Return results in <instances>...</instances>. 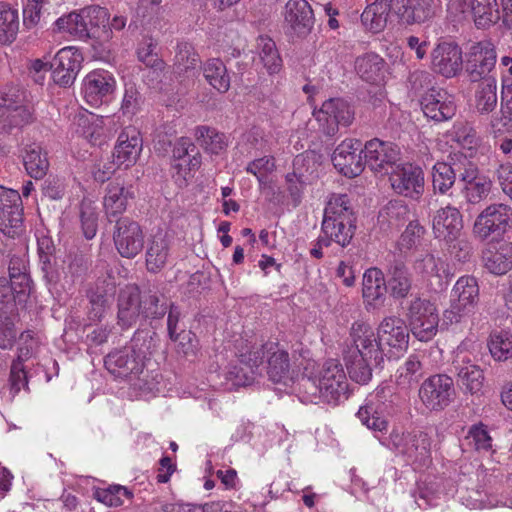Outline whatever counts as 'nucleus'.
<instances>
[{
	"label": "nucleus",
	"mask_w": 512,
	"mask_h": 512,
	"mask_svg": "<svg viewBox=\"0 0 512 512\" xmlns=\"http://www.w3.org/2000/svg\"><path fill=\"white\" fill-rule=\"evenodd\" d=\"M142 150V139L137 130L127 127L118 136L112 158H115L120 166L129 168L133 166Z\"/></svg>",
	"instance_id": "obj_30"
},
{
	"label": "nucleus",
	"mask_w": 512,
	"mask_h": 512,
	"mask_svg": "<svg viewBox=\"0 0 512 512\" xmlns=\"http://www.w3.org/2000/svg\"><path fill=\"white\" fill-rule=\"evenodd\" d=\"M322 156L315 151H306L293 160V171L285 176L286 181L296 178L298 183L311 184L318 178Z\"/></svg>",
	"instance_id": "obj_31"
},
{
	"label": "nucleus",
	"mask_w": 512,
	"mask_h": 512,
	"mask_svg": "<svg viewBox=\"0 0 512 512\" xmlns=\"http://www.w3.org/2000/svg\"><path fill=\"white\" fill-rule=\"evenodd\" d=\"M111 120L110 117L84 116L79 119V126L83 128L84 137L94 143L103 136L105 122Z\"/></svg>",
	"instance_id": "obj_56"
},
{
	"label": "nucleus",
	"mask_w": 512,
	"mask_h": 512,
	"mask_svg": "<svg viewBox=\"0 0 512 512\" xmlns=\"http://www.w3.org/2000/svg\"><path fill=\"white\" fill-rule=\"evenodd\" d=\"M484 268L491 274L500 276L512 269V242L501 240L491 242L482 251Z\"/></svg>",
	"instance_id": "obj_29"
},
{
	"label": "nucleus",
	"mask_w": 512,
	"mask_h": 512,
	"mask_svg": "<svg viewBox=\"0 0 512 512\" xmlns=\"http://www.w3.org/2000/svg\"><path fill=\"white\" fill-rule=\"evenodd\" d=\"M40 346V338L33 330H25L19 336V346L15 359L26 362L38 351Z\"/></svg>",
	"instance_id": "obj_54"
},
{
	"label": "nucleus",
	"mask_w": 512,
	"mask_h": 512,
	"mask_svg": "<svg viewBox=\"0 0 512 512\" xmlns=\"http://www.w3.org/2000/svg\"><path fill=\"white\" fill-rule=\"evenodd\" d=\"M352 345L344 354L350 378L359 384H367L374 367L384 362L382 352L377 349L374 330L365 322H354L350 329Z\"/></svg>",
	"instance_id": "obj_1"
},
{
	"label": "nucleus",
	"mask_w": 512,
	"mask_h": 512,
	"mask_svg": "<svg viewBox=\"0 0 512 512\" xmlns=\"http://www.w3.org/2000/svg\"><path fill=\"white\" fill-rule=\"evenodd\" d=\"M471 9L478 28L490 27L500 18L497 0H472Z\"/></svg>",
	"instance_id": "obj_44"
},
{
	"label": "nucleus",
	"mask_w": 512,
	"mask_h": 512,
	"mask_svg": "<svg viewBox=\"0 0 512 512\" xmlns=\"http://www.w3.org/2000/svg\"><path fill=\"white\" fill-rule=\"evenodd\" d=\"M301 386L310 396L319 398L328 404L337 405L348 398V381L338 360H327L322 368L318 384L311 378H302Z\"/></svg>",
	"instance_id": "obj_3"
},
{
	"label": "nucleus",
	"mask_w": 512,
	"mask_h": 512,
	"mask_svg": "<svg viewBox=\"0 0 512 512\" xmlns=\"http://www.w3.org/2000/svg\"><path fill=\"white\" fill-rule=\"evenodd\" d=\"M468 159L463 154L455 153L449 162H437L432 169V186L435 193L446 195L454 186L457 177L461 181V173Z\"/></svg>",
	"instance_id": "obj_24"
},
{
	"label": "nucleus",
	"mask_w": 512,
	"mask_h": 512,
	"mask_svg": "<svg viewBox=\"0 0 512 512\" xmlns=\"http://www.w3.org/2000/svg\"><path fill=\"white\" fill-rule=\"evenodd\" d=\"M18 10L6 2H0V43L11 44L19 32Z\"/></svg>",
	"instance_id": "obj_42"
},
{
	"label": "nucleus",
	"mask_w": 512,
	"mask_h": 512,
	"mask_svg": "<svg viewBox=\"0 0 512 512\" xmlns=\"http://www.w3.org/2000/svg\"><path fill=\"white\" fill-rule=\"evenodd\" d=\"M23 164L26 172L32 178L42 179L49 170L47 152L37 143L26 145L23 149Z\"/></svg>",
	"instance_id": "obj_35"
},
{
	"label": "nucleus",
	"mask_w": 512,
	"mask_h": 512,
	"mask_svg": "<svg viewBox=\"0 0 512 512\" xmlns=\"http://www.w3.org/2000/svg\"><path fill=\"white\" fill-rule=\"evenodd\" d=\"M409 206L402 200L389 201L379 212L378 221L381 227L399 229L409 220Z\"/></svg>",
	"instance_id": "obj_39"
},
{
	"label": "nucleus",
	"mask_w": 512,
	"mask_h": 512,
	"mask_svg": "<svg viewBox=\"0 0 512 512\" xmlns=\"http://www.w3.org/2000/svg\"><path fill=\"white\" fill-rule=\"evenodd\" d=\"M374 337L383 358L398 357L408 348L409 329L400 317L388 316L381 321Z\"/></svg>",
	"instance_id": "obj_8"
},
{
	"label": "nucleus",
	"mask_w": 512,
	"mask_h": 512,
	"mask_svg": "<svg viewBox=\"0 0 512 512\" xmlns=\"http://www.w3.org/2000/svg\"><path fill=\"white\" fill-rule=\"evenodd\" d=\"M160 47L158 46L157 39L151 37H144L137 49V55L140 62L146 67L156 71L160 64Z\"/></svg>",
	"instance_id": "obj_53"
},
{
	"label": "nucleus",
	"mask_w": 512,
	"mask_h": 512,
	"mask_svg": "<svg viewBox=\"0 0 512 512\" xmlns=\"http://www.w3.org/2000/svg\"><path fill=\"white\" fill-rule=\"evenodd\" d=\"M436 2L437 0H390V9L401 24H422L435 17Z\"/></svg>",
	"instance_id": "obj_19"
},
{
	"label": "nucleus",
	"mask_w": 512,
	"mask_h": 512,
	"mask_svg": "<svg viewBox=\"0 0 512 512\" xmlns=\"http://www.w3.org/2000/svg\"><path fill=\"white\" fill-rule=\"evenodd\" d=\"M202 157L200 152L191 155L190 158H184L180 161H170V173L175 184L180 187H186L188 182L194 177L196 171L200 168Z\"/></svg>",
	"instance_id": "obj_40"
},
{
	"label": "nucleus",
	"mask_w": 512,
	"mask_h": 512,
	"mask_svg": "<svg viewBox=\"0 0 512 512\" xmlns=\"http://www.w3.org/2000/svg\"><path fill=\"white\" fill-rule=\"evenodd\" d=\"M385 61L376 53H366L355 61L357 74L366 82L376 84L384 78Z\"/></svg>",
	"instance_id": "obj_38"
},
{
	"label": "nucleus",
	"mask_w": 512,
	"mask_h": 512,
	"mask_svg": "<svg viewBox=\"0 0 512 512\" xmlns=\"http://www.w3.org/2000/svg\"><path fill=\"white\" fill-rule=\"evenodd\" d=\"M452 291L457 299L452 303L450 310L445 312V317L451 323H458L464 315L473 311L479 301L478 282L473 276H462Z\"/></svg>",
	"instance_id": "obj_15"
},
{
	"label": "nucleus",
	"mask_w": 512,
	"mask_h": 512,
	"mask_svg": "<svg viewBox=\"0 0 512 512\" xmlns=\"http://www.w3.org/2000/svg\"><path fill=\"white\" fill-rule=\"evenodd\" d=\"M116 90V80L107 70L96 69L89 72L82 84L85 101L92 107L108 103Z\"/></svg>",
	"instance_id": "obj_16"
},
{
	"label": "nucleus",
	"mask_w": 512,
	"mask_h": 512,
	"mask_svg": "<svg viewBox=\"0 0 512 512\" xmlns=\"http://www.w3.org/2000/svg\"><path fill=\"white\" fill-rule=\"evenodd\" d=\"M389 13H392L390 0H375L361 14V22L367 30L379 33L387 26Z\"/></svg>",
	"instance_id": "obj_37"
},
{
	"label": "nucleus",
	"mask_w": 512,
	"mask_h": 512,
	"mask_svg": "<svg viewBox=\"0 0 512 512\" xmlns=\"http://www.w3.org/2000/svg\"><path fill=\"white\" fill-rule=\"evenodd\" d=\"M496 50L493 43L484 40L473 43L465 53L463 62L470 81L478 82L491 79L489 74L496 65Z\"/></svg>",
	"instance_id": "obj_12"
},
{
	"label": "nucleus",
	"mask_w": 512,
	"mask_h": 512,
	"mask_svg": "<svg viewBox=\"0 0 512 512\" xmlns=\"http://www.w3.org/2000/svg\"><path fill=\"white\" fill-rule=\"evenodd\" d=\"M511 227V208L504 204H491L478 214L472 232L476 239L486 241L501 237Z\"/></svg>",
	"instance_id": "obj_9"
},
{
	"label": "nucleus",
	"mask_w": 512,
	"mask_h": 512,
	"mask_svg": "<svg viewBox=\"0 0 512 512\" xmlns=\"http://www.w3.org/2000/svg\"><path fill=\"white\" fill-rule=\"evenodd\" d=\"M274 349V343H266L240 355L239 362L246 366L255 375V370L263 363L265 354H269Z\"/></svg>",
	"instance_id": "obj_60"
},
{
	"label": "nucleus",
	"mask_w": 512,
	"mask_h": 512,
	"mask_svg": "<svg viewBox=\"0 0 512 512\" xmlns=\"http://www.w3.org/2000/svg\"><path fill=\"white\" fill-rule=\"evenodd\" d=\"M22 200L18 191L0 185V231L15 237L23 222Z\"/></svg>",
	"instance_id": "obj_20"
},
{
	"label": "nucleus",
	"mask_w": 512,
	"mask_h": 512,
	"mask_svg": "<svg viewBox=\"0 0 512 512\" xmlns=\"http://www.w3.org/2000/svg\"><path fill=\"white\" fill-rule=\"evenodd\" d=\"M259 57L269 74L278 73L282 67V59L275 42L269 38L260 36L257 40Z\"/></svg>",
	"instance_id": "obj_47"
},
{
	"label": "nucleus",
	"mask_w": 512,
	"mask_h": 512,
	"mask_svg": "<svg viewBox=\"0 0 512 512\" xmlns=\"http://www.w3.org/2000/svg\"><path fill=\"white\" fill-rule=\"evenodd\" d=\"M409 330L421 342L432 340L438 331L439 316L428 300L415 297L409 302L406 312Z\"/></svg>",
	"instance_id": "obj_10"
},
{
	"label": "nucleus",
	"mask_w": 512,
	"mask_h": 512,
	"mask_svg": "<svg viewBox=\"0 0 512 512\" xmlns=\"http://www.w3.org/2000/svg\"><path fill=\"white\" fill-rule=\"evenodd\" d=\"M357 417L361 423L367 428L374 431H383L387 428V421L379 415L376 402L372 399L368 400L364 406H361L357 412Z\"/></svg>",
	"instance_id": "obj_50"
},
{
	"label": "nucleus",
	"mask_w": 512,
	"mask_h": 512,
	"mask_svg": "<svg viewBox=\"0 0 512 512\" xmlns=\"http://www.w3.org/2000/svg\"><path fill=\"white\" fill-rule=\"evenodd\" d=\"M314 115L321 123L322 132L330 137L338 132L339 125L348 126L354 119L350 105L341 98L326 100Z\"/></svg>",
	"instance_id": "obj_18"
},
{
	"label": "nucleus",
	"mask_w": 512,
	"mask_h": 512,
	"mask_svg": "<svg viewBox=\"0 0 512 512\" xmlns=\"http://www.w3.org/2000/svg\"><path fill=\"white\" fill-rule=\"evenodd\" d=\"M63 262L66 264L64 274L70 275L73 280L86 275L89 269L88 258L79 252H70Z\"/></svg>",
	"instance_id": "obj_62"
},
{
	"label": "nucleus",
	"mask_w": 512,
	"mask_h": 512,
	"mask_svg": "<svg viewBox=\"0 0 512 512\" xmlns=\"http://www.w3.org/2000/svg\"><path fill=\"white\" fill-rule=\"evenodd\" d=\"M285 24L298 37L308 35L314 25V13L306 0H288L284 6Z\"/></svg>",
	"instance_id": "obj_27"
},
{
	"label": "nucleus",
	"mask_w": 512,
	"mask_h": 512,
	"mask_svg": "<svg viewBox=\"0 0 512 512\" xmlns=\"http://www.w3.org/2000/svg\"><path fill=\"white\" fill-rule=\"evenodd\" d=\"M362 142L357 139H346L334 150L331 160L334 167L346 177L359 176L366 165Z\"/></svg>",
	"instance_id": "obj_17"
},
{
	"label": "nucleus",
	"mask_w": 512,
	"mask_h": 512,
	"mask_svg": "<svg viewBox=\"0 0 512 512\" xmlns=\"http://www.w3.org/2000/svg\"><path fill=\"white\" fill-rule=\"evenodd\" d=\"M24 363L20 360L13 359L9 375V391L13 399L22 388L28 389V377Z\"/></svg>",
	"instance_id": "obj_58"
},
{
	"label": "nucleus",
	"mask_w": 512,
	"mask_h": 512,
	"mask_svg": "<svg viewBox=\"0 0 512 512\" xmlns=\"http://www.w3.org/2000/svg\"><path fill=\"white\" fill-rule=\"evenodd\" d=\"M419 398L430 411H442L449 406L456 395L454 381L446 374H435L423 381Z\"/></svg>",
	"instance_id": "obj_11"
},
{
	"label": "nucleus",
	"mask_w": 512,
	"mask_h": 512,
	"mask_svg": "<svg viewBox=\"0 0 512 512\" xmlns=\"http://www.w3.org/2000/svg\"><path fill=\"white\" fill-rule=\"evenodd\" d=\"M425 231V228L417 220L409 221V224L397 242L399 250H410L415 247L419 244Z\"/></svg>",
	"instance_id": "obj_59"
},
{
	"label": "nucleus",
	"mask_w": 512,
	"mask_h": 512,
	"mask_svg": "<svg viewBox=\"0 0 512 512\" xmlns=\"http://www.w3.org/2000/svg\"><path fill=\"white\" fill-rule=\"evenodd\" d=\"M464 173H461V182H463L462 193L468 204H478L485 200L491 192V179L482 174L478 166L468 160Z\"/></svg>",
	"instance_id": "obj_26"
},
{
	"label": "nucleus",
	"mask_w": 512,
	"mask_h": 512,
	"mask_svg": "<svg viewBox=\"0 0 512 512\" xmlns=\"http://www.w3.org/2000/svg\"><path fill=\"white\" fill-rule=\"evenodd\" d=\"M82 59L81 53L72 47L60 49L49 65L54 82L63 87L72 85L81 69Z\"/></svg>",
	"instance_id": "obj_22"
},
{
	"label": "nucleus",
	"mask_w": 512,
	"mask_h": 512,
	"mask_svg": "<svg viewBox=\"0 0 512 512\" xmlns=\"http://www.w3.org/2000/svg\"><path fill=\"white\" fill-rule=\"evenodd\" d=\"M199 61V55L190 43L181 42L177 45L175 66L179 72H187L189 69H193Z\"/></svg>",
	"instance_id": "obj_57"
},
{
	"label": "nucleus",
	"mask_w": 512,
	"mask_h": 512,
	"mask_svg": "<svg viewBox=\"0 0 512 512\" xmlns=\"http://www.w3.org/2000/svg\"><path fill=\"white\" fill-rule=\"evenodd\" d=\"M115 226L113 239L117 251L122 257H135L142 250L144 243L140 225L128 217H123L116 220Z\"/></svg>",
	"instance_id": "obj_21"
},
{
	"label": "nucleus",
	"mask_w": 512,
	"mask_h": 512,
	"mask_svg": "<svg viewBox=\"0 0 512 512\" xmlns=\"http://www.w3.org/2000/svg\"><path fill=\"white\" fill-rule=\"evenodd\" d=\"M388 275L386 292L397 300L406 298L412 287L409 269L402 262H396L390 267Z\"/></svg>",
	"instance_id": "obj_36"
},
{
	"label": "nucleus",
	"mask_w": 512,
	"mask_h": 512,
	"mask_svg": "<svg viewBox=\"0 0 512 512\" xmlns=\"http://www.w3.org/2000/svg\"><path fill=\"white\" fill-rule=\"evenodd\" d=\"M362 296L369 306L379 307L385 301L386 283L383 272L378 268H369L363 275Z\"/></svg>",
	"instance_id": "obj_33"
},
{
	"label": "nucleus",
	"mask_w": 512,
	"mask_h": 512,
	"mask_svg": "<svg viewBox=\"0 0 512 512\" xmlns=\"http://www.w3.org/2000/svg\"><path fill=\"white\" fill-rule=\"evenodd\" d=\"M355 222L356 217L348 195H332L324 209L322 234L328 235L335 243L346 247L354 236Z\"/></svg>",
	"instance_id": "obj_2"
},
{
	"label": "nucleus",
	"mask_w": 512,
	"mask_h": 512,
	"mask_svg": "<svg viewBox=\"0 0 512 512\" xmlns=\"http://www.w3.org/2000/svg\"><path fill=\"white\" fill-rule=\"evenodd\" d=\"M444 244L450 256L459 262L469 261L473 254V244L463 232Z\"/></svg>",
	"instance_id": "obj_52"
},
{
	"label": "nucleus",
	"mask_w": 512,
	"mask_h": 512,
	"mask_svg": "<svg viewBox=\"0 0 512 512\" xmlns=\"http://www.w3.org/2000/svg\"><path fill=\"white\" fill-rule=\"evenodd\" d=\"M268 358V376L270 380L279 383L288 378L290 372L289 354L284 349H280L278 344L274 343V349L269 353Z\"/></svg>",
	"instance_id": "obj_46"
},
{
	"label": "nucleus",
	"mask_w": 512,
	"mask_h": 512,
	"mask_svg": "<svg viewBox=\"0 0 512 512\" xmlns=\"http://www.w3.org/2000/svg\"><path fill=\"white\" fill-rule=\"evenodd\" d=\"M389 181L395 193L418 200L424 192V173L419 166L398 164L389 173Z\"/></svg>",
	"instance_id": "obj_14"
},
{
	"label": "nucleus",
	"mask_w": 512,
	"mask_h": 512,
	"mask_svg": "<svg viewBox=\"0 0 512 512\" xmlns=\"http://www.w3.org/2000/svg\"><path fill=\"white\" fill-rule=\"evenodd\" d=\"M80 223L84 237L91 240L98 230V213L91 201L83 200L80 204Z\"/></svg>",
	"instance_id": "obj_51"
},
{
	"label": "nucleus",
	"mask_w": 512,
	"mask_h": 512,
	"mask_svg": "<svg viewBox=\"0 0 512 512\" xmlns=\"http://www.w3.org/2000/svg\"><path fill=\"white\" fill-rule=\"evenodd\" d=\"M487 346L495 361L504 362L512 359V333L506 330L493 331Z\"/></svg>",
	"instance_id": "obj_45"
},
{
	"label": "nucleus",
	"mask_w": 512,
	"mask_h": 512,
	"mask_svg": "<svg viewBox=\"0 0 512 512\" xmlns=\"http://www.w3.org/2000/svg\"><path fill=\"white\" fill-rule=\"evenodd\" d=\"M197 143L211 154H219L228 145L227 137L213 127L201 125L195 128L194 132Z\"/></svg>",
	"instance_id": "obj_41"
},
{
	"label": "nucleus",
	"mask_w": 512,
	"mask_h": 512,
	"mask_svg": "<svg viewBox=\"0 0 512 512\" xmlns=\"http://www.w3.org/2000/svg\"><path fill=\"white\" fill-rule=\"evenodd\" d=\"M497 84L495 79L483 81L476 92V108L481 114L492 112L497 106Z\"/></svg>",
	"instance_id": "obj_48"
},
{
	"label": "nucleus",
	"mask_w": 512,
	"mask_h": 512,
	"mask_svg": "<svg viewBox=\"0 0 512 512\" xmlns=\"http://www.w3.org/2000/svg\"><path fill=\"white\" fill-rule=\"evenodd\" d=\"M133 198V192L118 182H110L103 198V207L109 221L123 214L128 205V200Z\"/></svg>",
	"instance_id": "obj_32"
},
{
	"label": "nucleus",
	"mask_w": 512,
	"mask_h": 512,
	"mask_svg": "<svg viewBox=\"0 0 512 512\" xmlns=\"http://www.w3.org/2000/svg\"><path fill=\"white\" fill-rule=\"evenodd\" d=\"M204 77L208 83L220 93H226L230 88V76L222 60L213 58L208 60L203 69Z\"/></svg>",
	"instance_id": "obj_43"
},
{
	"label": "nucleus",
	"mask_w": 512,
	"mask_h": 512,
	"mask_svg": "<svg viewBox=\"0 0 512 512\" xmlns=\"http://www.w3.org/2000/svg\"><path fill=\"white\" fill-rule=\"evenodd\" d=\"M453 140L463 148L471 150L479 144L476 130L465 122H457L453 126Z\"/></svg>",
	"instance_id": "obj_61"
},
{
	"label": "nucleus",
	"mask_w": 512,
	"mask_h": 512,
	"mask_svg": "<svg viewBox=\"0 0 512 512\" xmlns=\"http://www.w3.org/2000/svg\"><path fill=\"white\" fill-rule=\"evenodd\" d=\"M158 297L150 292H141L136 285L129 284L118 295V324L129 328L140 315L155 319L158 313Z\"/></svg>",
	"instance_id": "obj_5"
},
{
	"label": "nucleus",
	"mask_w": 512,
	"mask_h": 512,
	"mask_svg": "<svg viewBox=\"0 0 512 512\" xmlns=\"http://www.w3.org/2000/svg\"><path fill=\"white\" fill-rule=\"evenodd\" d=\"M16 339L15 323L8 312L0 307V349L11 350L16 343Z\"/></svg>",
	"instance_id": "obj_55"
},
{
	"label": "nucleus",
	"mask_w": 512,
	"mask_h": 512,
	"mask_svg": "<svg viewBox=\"0 0 512 512\" xmlns=\"http://www.w3.org/2000/svg\"><path fill=\"white\" fill-rule=\"evenodd\" d=\"M0 119L9 128H22L34 122V112L28 103L15 106L10 110L0 114Z\"/></svg>",
	"instance_id": "obj_49"
},
{
	"label": "nucleus",
	"mask_w": 512,
	"mask_h": 512,
	"mask_svg": "<svg viewBox=\"0 0 512 512\" xmlns=\"http://www.w3.org/2000/svg\"><path fill=\"white\" fill-rule=\"evenodd\" d=\"M42 195L50 200H61L66 192V183L63 177H47L41 185Z\"/></svg>",
	"instance_id": "obj_64"
},
{
	"label": "nucleus",
	"mask_w": 512,
	"mask_h": 512,
	"mask_svg": "<svg viewBox=\"0 0 512 512\" xmlns=\"http://www.w3.org/2000/svg\"><path fill=\"white\" fill-rule=\"evenodd\" d=\"M463 227V216L459 209L452 205L438 209L433 217L434 236L443 243L462 233Z\"/></svg>",
	"instance_id": "obj_28"
},
{
	"label": "nucleus",
	"mask_w": 512,
	"mask_h": 512,
	"mask_svg": "<svg viewBox=\"0 0 512 512\" xmlns=\"http://www.w3.org/2000/svg\"><path fill=\"white\" fill-rule=\"evenodd\" d=\"M138 350L139 353L134 347H125L109 353L104 360L106 369L116 378L126 379L142 373L144 367H152L151 357L157 352V344L152 336L149 340L144 339Z\"/></svg>",
	"instance_id": "obj_4"
},
{
	"label": "nucleus",
	"mask_w": 512,
	"mask_h": 512,
	"mask_svg": "<svg viewBox=\"0 0 512 512\" xmlns=\"http://www.w3.org/2000/svg\"><path fill=\"white\" fill-rule=\"evenodd\" d=\"M424 115L435 122L451 119L456 113V105L451 95L444 89L430 88L420 100Z\"/></svg>",
	"instance_id": "obj_25"
},
{
	"label": "nucleus",
	"mask_w": 512,
	"mask_h": 512,
	"mask_svg": "<svg viewBox=\"0 0 512 512\" xmlns=\"http://www.w3.org/2000/svg\"><path fill=\"white\" fill-rule=\"evenodd\" d=\"M381 444L407 462L425 465L430 459L431 438L421 430L393 429Z\"/></svg>",
	"instance_id": "obj_6"
},
{
	"label": "nucleus",
	"mask_w": 512,
	"mask_h": 512,
	"mask_svg": "<svg viewBox=\"0 0 512 512\" xmlns=\"http://www.w3.org/2000/svg\"><path fill=\"white\" fill-rule=\"evenodd\" d=\"M108 20L105 8L99 6L86 7L80 12H71L58 18L55 22L57 31L71 37L85 40L92 36L93 29Z\"/></svg>",
	"instance_id": "obj_7"
},
{
	"label": "nucleus",
	"mask_w": 512,
	"mask_h": 512,
	"mask_svg": "<svg viewBox=\"0 0 512 512\" xmlns=\"http://www.w3.org/2000/svg\"><path fill=\"white\" fill-rule=\"evenodd\" d=\"M457 383L465 391L471 394L479 392L483 387L484 373L476 364H473L469 358H463L461 362H456Z\"/></svg>",
	"instance_id": "obj_34"
},
{
	"label": "nucleus",
	"mask_w": 512,
	"mask_h": 512,
	"mask_svg": "<svg viewBox=\"0 0 512 512\" xmlns=\"http://www.w3.org/2000/svg\"><path fill=\"white\" fill-rule=\"evenodd\" d=\"M363 151L366 165L375 173L389 174L400 161L398 145L378 138L367 141Z\"/></svg>",
	"instance_id": "obj_13"
},
{
	"label": "nucleus",
	"mask_w": 512,
	"mask_h": 512,
	"mask_svg": "<svg viewBox=\"0 0 512 512\" xmlns=\"http://www.w3.org/2000/svg\"><path fill=\"white\" fill-rule=\"evenodd\" d=\"M461 48L454 42H441L436 45L431 53V65L434 72L452 78L463 67Z\"/></svg>",
	"instance_id": "obj_23"
},
{
	"label": "nucleus",
	"mask_w": 512,
	"mask_h": 512,
	"mask_svg": "<svg viewBox=\"0 0 512 512\" xmlns=\"http://www.w3.org/2000/svg\"><path fill=\"white\" fill-rule=\"evenodd\" d=\"M422 376V363L417 355H410L400 370L398 384H416Z\"/></svg>",
	"instance_id": "obj_63"
}]
</instances>
